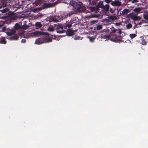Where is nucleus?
Masks as SVG:
<instances>
[{"instance_id": "nucleus-1", "label": "nucleus", "mask_w": 148, "mask_h": 148, "mask_svg": "<svg viewBox=\"0 0 148 148\" xmlns=\"http://www.w3.org/2000/svg\"><path fill=\"white\" fill-rule=\"evenodd\" d=\"M52 39L47 38H42L37 39L35 41V43L40 45L43 43H45L52 41Z\"/></svg>"}, {"instance_id": "nucleus-2", "label": "nucleus", "mask_w": 148, "mask_h": 148, "mask_svg": "<svg viewBox=\"0 0 148 148\" xmlns=\"http://www.w3.org/2000/svg\"><path fill=\"white\" fill-rule=\"evenodd\" d=\"M121 36L119 35L118 36L116 34L111 35L110 40L115 42H119L121 40Z\"/></svg>"}, {"instance_id": "nucleus-3", "label": "nucleus", "mask_w": 148, "mask_h": 148, "mask_svg": "<svg viewBox=\"0 0 148 148\" xmlns=\"http://www.w3.org/2000/svg\"><path fill=\"white\" fill-rule=\"evenodd\" d=\"M74 10L76 12H82L84 10L83 5L81 2L79 3H77Z\"/></svg>"}, {"instance_id": "nucleus-4", "label": "nucleus", "mask_w": 148, "mask_h": 148, "mask_svg": "<svg viewBox=\"0 0 148 148\" xmlns=\"http://www.w3.org/2000/svg\"><path fill=\"white\" fill-rule=\"evenodd\" d=\"M128 16L131 19L134 21L139 20L142 18L140 16H137L133 13L129 14H128Z\"/></svg>"}, {"instance_id": "nucleus-5", "label": "nucleus", "mask_w": 148, "mask_h": 148, "mask_svg": "<svg viewBox=\"0 0 148 148\" xmlns=\"http://www.w3.org/2000/svg\"><path fill=\"white\" fill-rule=\"evenodd\" d=\"M32 34L34 36H38L40 35H45L49 36V33L41 31H35L32 33Z\"/></svg>"}, {"instance_id": "nucleus-6", "label": "nucleus", "mask_w": 148, "mask_h": 148, "mask_svg": "<svg viewBox=\"0 0 148 148\" xmlns=\"http://www.w3.org/2000/svg\"><path fill=\"white\" fill-rule=\"evenodd\" d=\"M55 5V4L54 3H44L42 7L43 9H45L47 8H49L52 7L54 6Z\"/></svg>"}, {"instance_id": "nucleus-7", "label": "nucleus", "mask_w": 148, "mask_h": 148, "mask_svg": "<svg viewBox=\"0 0 148 148\" xmlns=\"http://www.w3.org/2000/svg\"><path fill=\"white\" fill-rule=\"evenodd\" d=\"M63 27L61 25H59L57 28V32L59 33H63L66 32V31L63 30Z\"/></svg>"}, {"instance_id": "nucleus-8", "label": "nucleus", "mask_w": 148, "mask_h": 148, "mask_svg": "<svg viewBox=\"0 0 148 148\" xmlns=\"http://www.w3.org/2000/svg\"><path fill=\"white\" fill-rule=\"evenodd\" d=\"M111 4L113 6H118V7L121 6V2L119 0H116L112 1Z\"/></svg>"}, {"instance_id": "nucleus-9", "label": "nucleus", "mask_w": 148, "mask_h": 148, "mask_svg": "<svg viewBox=\"0 0 148 148\" xmlns=\"http://www.w3.org/2000/svg\"><path fill=\"white\" fill-rule=\"evenodd\" d=\"M143 10V8L142 7H138L134 8L133 10V11L135 13L137 14L140 13L142 12V11Z\"/></svg>"}, {"instance_id": "nucleus-10", "label": "nucleus", "mask_w": 148, "mask_h": 148, "mask_svg": "<svg viewBox=\"0 0 148 148\" xmlns=\"http://www.w3.org/2000/svg\"><path fill=\"white\" fill-rule=\"evenodd\" d=\"M87 8L88 10H90L91 12L96 11L98 10L97 7H96L88 6L87 7Z\"/></svg>"}, {"instance_id": "nucleus-11", "label": "nucleus", "mask_w": 148, "mask_h": 148, "mask_svg": "<svg viewBox=\"0 0 148 148\" xmlns=\"http://www.w3.org/2000/svg\"><path fill=\"white\" fill-rule=\"evenodd\" d=\"M16 30L14 29H12L11 30L10 32H7L6 33L7 35L10 36L16 33Z\"/></svg>"}, {"instance_id": "nucleus-12", "label": "nucleus", "mask_w": 148, "mask_h": 148, "mask_svg": "<svg viewBox=\"0 0 148 148\" xmlns=\"http://www.w3.org/2000/svg\"><path fill=\"white\" fill-rule=\"evenodd\" d=\"M6 43L5 38L4 37H1L0 40V44H5Z\"/></svg>"}, {"instance_id": "nucleus-13", "label": "nucleus", "mask_w": 148, "mask_h": 148, "mask_svg": "<svg viewBox=\"0 0 148 148\" xmlns=\"http://www.w3.org/2000/svg\"><path fill=\"white\" fill-rule=\"evenodd\" d=\"M108 18H110L111 22H113L114 20L117 19V17L115 16L111 15L108 17Z\"/></svg>"}, {"instance_id": "nucleus-14", "label": "nucleus", "mask_w": 148, "mask_h": 148, "mask_svg": "<svg viewBox=\"0 0 148 148\" xmlns=\"http://www.w3.org/2000/svg\"><path fill=\"white\" fill-rule=\"evenodd\" d=\"M18 37L16 34L14 36H11L9 38V39L11 40H17L18 39Z\"/></svg>"}, {"instance_id": "nucleus-15", "label": "nucleus", "mask_w": 148, "mask_h": 148, "mask_svg": "<svg viewBox=\"0 0 148 148\" xmlns=\"http://www.w3.org/2000/svg\"><path fill=\"white\" fill-rule=\"evenodd\" d=\"M69 3L70 5L75 8L77 3L75 1L72 0L70 1Z\"/></svg>"}, {"instance_id": "nucleus-16", "label": "nucleus", "mask_w": 148, "mask_h": 148, "mask_svg": "<svg viewBox=\"0 0 148 148\" xmlns=\"http://www.w3.org/2000/svg\"><path fill=\"white\" fill-rule=\"evenodd\" d=\"M129 12V10L127 9H125L123 10L122 12V14L123 15H125L127 14Z\"/></svg>"}, {"instance_id": "nucleus-17", "label": "nucleus", "mask_w": 148, "mask_h": 148, "mask_svg": "<svg viewBox=\"0 0 148 148\" xmlns=\"http://www.w3.org/2000/svg\"><path fill=\"white\" fill-rule=\"evenodd\" d=\"M110 35H103L102 36V38L104 39H110Z\"/></svg>"}, {"instance_id": "nucleus-18", "label": "nucleus", "mask_w": 148, "mask_h": 148, "mask_svg": "<svg viewBox=\"0 0 148 148\" xmlns=\"http://www.w3.org/2000/svg\"><path fill=\"white\" fill-rule=\"evenodd\" d=\"M52 20L54 22L59 21L60 19H58V17L56 16L55 17H53L52 18Z\"/></svg>"}, {"instance_id": "nucleus-19", "label": "nucleus", "mask_w": 148, "mask_h": 148, "mask_svg": "<svg viewBox=\"0 0 148 148\" xmlns=\"http://www.w3.org/2000/svg\"><path fill=\"white\" fill-rule=\"evenodd\" d=\"M109 5L108 4H107L105 5H104L103 8V9L106 11H108L109 10Z\"/></svg>"}, {"instance_id": "nucleus-20", "label": "nucleus", "mask_w": 148, "mask_h": 148, "mask_svg": "<svg viewBox=\"0 0 148 148\" xmlns=\"http://www.w3.org/2000/svg\"><path fill=\"white\" fill-rule=\"evenodd\" d=\"M21 26H20L18 23H16L14 26V28L16 29H21Z\"/></svg>"}, {"instance_id": "nucleus-21", "label": "nucleus", "mask_w": 148, "mask_h": 148, "mask_svg": "<svg viewBox=\"0 0 148 148\" xmlns=\"http://www.w3.org/2000/svg\"><path fill=\"white\" fill-rule=\"evenodd\" d=\"M42 9V7L38 8H36L34 9L33 10V11L34 12H35L36 11H40V10H41Z\"/></svg>"}, {"instance_id": "nucleus-22", "label": "nucleus", "mask_w": 148, "mask_h": 148, "mask_svg": "<svg viewBox=\"0 0 148 148\" xmlns=\"http://www.w3.org/2000/svg\"><path fill=\"white\" fill-rule=\"evenodd\" d=\"M28 26L27 25H24L21 27V29H23L24 30L26 29L28 27Z\"/></svg>"}, {"instance_id": "nucleus-23", "label": "nucleus", "mask_w": 148, "mask_h": 148, "mask_svg": "<svg viewBox=\"0 0 148 148\" xmlns=\"http://www.w3.org/2000/svg\"><path fill=\"white\" fill-rule=\"evenodd\" d=\"M35 25L38 27H40L42 26V25L40 22H37L36 23Z\"/></svg>"}, {"instance_id": "nucleus-24", "label": "nucleus", "mask_w": 148, "mask_h": 148, "mask_svg": "<svg viewBox=\"0 0 148 148\" xmlns=\"http://www.w3.org/2000/svg\"><path fill=\"white\" fill-rule=\"evenodd\" d=\"M140 42L143 45H145L147 44L146 42L144 39L143 38H142Z\"/></svg>"}, {"instance_id": "nucleus-25", "label": "nucleus", "mask_w": 148, "mask_h": 148, "mask_svg": "<svg viewBox=\"0 0 148 148\" xmlns=\"http://www.w3.org/2000/svg\"><path fill=\"white\" fill-rule=\"evenodd\" d=\"M143 17L145 20H147L148 21V13L145 14L143 15Z\"/></svg>"}, {"instance_id": "nucleus-26", "label": "nucleus", "mask_w": 148, "mask_h": 148, "mask_svg": "<svg viewBox=\"0 0 148 148\" xmlns=\"http://www.w3.org/2000/svg\"><path fill=\"white\" fill-rule=\"evenodd\" d=\"M102 26L101 25H97L96 27V29L97 30H100L102 28Z\"/></svg>"}, {"instance_id": "nucleus-27", "label": "nucleus", "mask_w": 148, "mask_h": 148, "mask_svg": "<svg viewBox=\"0 0 148 148\" xmlns=\"http://www.w3.org/2000/svg\"><path fill=\"white\" fill-rule=\"evenodd\" d=\"M76 12H75V10H74V11L71 12L69 13L68 14L66 15L67 16H70L71 15L75 14Z\"/></svg>"}, {"instance_id": "nucleus-28", "label": "nucleus", "mask_w": 148, "mask_h": 148, "mask_svg": "<svg viewBox=\"0 0 148 148\" xmlns=\"http://www.w3.org/2000/svg\"><path fill=\"white\" fill-rule=\"evenodd\" d=\"M103 21L104 22H107L109 23H110L112 22H111V21L110 20V18H106L104 19Z\"/></svg>"}, {"instance_id": "nucleus-29", "label": "nucleus", "mask_w": 148, "mask_h": 148, "mask_svg": "<svg viewBox=\"0 0 148 148\" xmlns=\"http://www.w3.org/2000/svg\"><path fill=\"white\" fill-rule=\"evenodd\" d=\"M9 10V9L8 8H6L3 10H1V11L3 13H4L7 11H8Z\"/></svg>"}, {"instance_id": "nucleus-30", "label": "nucleus", "mask_w": 148, "mask_h": 148, "mask_svg": "<svg viewBox=\"0 0 148 148\" xmlns=\"http://www.w3.org/2000/svg\"><path fill=\"white\" fill-rule=\"evenodd\" d=\"M104 5H103V1L100 2L99 3V6L101 8H103Z\"/></svg>"}, {"instance_id": "nucleus-31", "label": "nucleus", "mask_w": 148, "mask_h": 148, "mask_svg": "<svg viewBox=\"0 0 148 148\" xmlns=\"http://www.w3.org/2000/svg\"><path fill=\"white\" fill-rule=\"evenodd\" d=\"M88 18H96L98 16L97 15H92L91 14L88 16Z\"/></svg>"}, {"instance_id": "nucleus-32", "label": "nucleus", "mask_w": 148, "mask_h": 148, "mask_svg": "<svg viewBox=\"0 0 148 148\" xmlns=\"http://www.w3.org/2000/svg\"><path fill=\"white\" fill-rule=\"evenodd\" d=\"M136 36V34H132L130 35V36L132 38H133Z\"/></svg>"}, {"instance_id": "nucleus-33", "label": "nucleus", "mask_w": 148, "mask_h": 148, "mask_svg": "<svg viewBox=\"0 0 148 148\" xmlns=\"http://www.w3.org/2000/svg\"><path fill=\"white\" fill-rule=\"evenodd\" d=\"M132 27V25L130 23H129L128 24H127L126 26V27L127 29H129L131 28Z\"/></svg>"}, {"instance_id": "nucleus-34", "label": "nucleus", "mask_w": 148, "mask_h": 148, "mask_svg": "<svg viewBox=\"0 0 148 148\" xmlns=\"http://www.w3.org/2000/svg\"><path fill=\"white\" fill-rule=\"evenodd\" d=\"M82 39V37L79 36H75L74 38V39L75 40H81Z\"/></svg>"}, {"instance_id": "nucleus-35", "label": "nucleus", "mask_w": 148, "mask_h": 148, "mask_svg": "<svg viewBox=\"0 0 148 148\" xmlns=\"http://www.w3.org/2000/svg\"><path fill=\"white\" fill-rule=\"evenodd\" d=\"M47 30L49 31L52 32L54 31V29L52 27H50L48 28Z\"/></svg>"}, {"instance_id": "nucleus-36", "label": "nucleus", "mask_w": 148, "mask_h": 148, "mask_svg": "<svg viewBox=\"0 0 148 148\" xmlns=\"http://www.w3.org/2000/svg\"><path fill=\"white\" fill-rule=\"evenodd\" d=\"M68 32H69V33H67V34L69 36H72L73 34V32L70 30L68 31Z\"/></svg>"}, {"instance_id": "nucleus-37", "label": "nucleus", "mask_w": 148, "mask_h": 148, "mask_svg": "<svg viewBox=\"0 0 148 148\" xmlns=\"http://www.w3.org/2000/svg\"><path fill=\"white\" fill-rule=\"evenodd\" d=\"M97 20H93L90 22V23L92 24H94L97 23Z\"/></svg>"}, {"instance_id": "nucleus-38", "label": "nucleus", "mask_w": 148, "mask_h": 148, "mask_svg": "<svg viewBox=\"0 0 148 148\" xmlns=\"http://www.w3.org/2000/svg\"><path fill=\"white\" fill-rule=\"evenodd\" d=\"M117 31H119L120 32V30L119 29H113V30H112V32L115 33Z\"/></svg>"}, {"instance_id": "nucleus-39", "label": "nucleus", "mask_w": 148, "mask_h": 148, "mask_svg": "<svg viewBox=\"0 0 148 148\" xmlns=\"http://www.w3.org/2000/svg\"><path fill=\"white\" fill-rule=\"evenodd\" d=\"M112 0H104V1L107 3H109L112 2Z\"/></svg>"}, {"instance_id": "nucleus-40", "label": "nucleus", "mask_w": 148, "mask_h": 148, "mask_svg": "<svg viewBox=\"0 0 148 148\" xmlns=\"http://www.w3.org/2000/svg\"><path fill=\"white\" fill-rule=\"evenodd\" d=\"M114 24L116 26H119L120 25H121V23L120 22L116 23Z\"/></svg>"}, {"instance_id": "nucleus-41", "label": "nucleus", "mask_w": 148, "mask_h": 148, "mask_svg": "<svg viewBox=\"0 0 148 148\" xmlns=\"http://www.w3.org/2000/svg\"><path fill=\"white\" fill-rule=\"evenodd\" d=\"M6 27H3L2 29V31L4 32L6 30Z\"/></svg>"}, {"instance_id": "nucleus-42", "label": "nucleus", "mask_w": 148, "mask_h": 148, "mask_svg": "<svg viewBox=\"0 0 148 148\" xmlns=\"http://www.w3.org/2000/svg\"><path fill=\"white\" fill-rule=\"evenodd\" d=\"M119 29L120 30V32H119V31H117V32H116V33H118V34H119V35H120L121 34V33H122V32H121V30L120 29Z\"/></svg>"}, {"instance_id": "nucleus-43", "label": "nucleus", "mask_w": 148, "mask_h": 148, "mask_svg": "<svg viewBox=\"0 0 148 148\" xmlns=\"http://www.w3.org/2000/svg\"><path fill=\"white\" fill-rule=\"evenodd\" d=\"M26 41L25 39H23L21 40V42L23 43H25L26 42Z\"/></svg>"}, {"instance_id": "nucleus-44", "label": "nucleus", "mask_w": 148, "mask_h": 148, "mask_svg": "<svg viewBox=\"0 0 148 148\" xmlns=\"http://www.w3.org/2000/svg\"><path fill=\"white\" fill-rule=\"evenodd\" d=\"M145 20H142L141 22H140L139 23V25H141L143 23V22L145 21Z\"/></svg>"}, {"instance_id": "nucleus-45", "label": "nucleus", "mask_w": 148, "mask_h": 148, "mask_svg": "<svg viewBox=\"0 0 148 148\" xmlns=\"http://www.w3.org/2000/svg\"><path fill=\"white\" fill-rule=\"evenodd\" d=\"M66 26H67L69 27H70L71 26V24H68V25H67Z\"/></svg>"}, {"instance_id": "nucleus-46", "label": "nucleus", "mask_w": 148, "mask_h": 148, "mask_svg": "<svg viewBox=\"0 0 148 148\" xmlns=\"http://www.w3.org/2000/svg\"><path fill=\"white\" fill-rule=\"evenodd\" d=\"M94 40V39H92L91 38H90V41H93V40Z\"/></svg>"}, {"instance_id": "nucleus-47", "label": "nucleus", "mask_w": 148, "mask_h": 148, "mask_svg": "<svg viewBox=\"0 0 148 148\" xmlns=\"http://www.w3.org/2000/svg\"><path fill=\"white\" fill-rule=\"evenodd\" d=\"M111 10V9L110 10V12H111L112 13H113V12L114 11V10L112 11V10Z\"/></svg>"}, {"instance_id": "nucleus-48", "label": "nucleus", "mask_w": 148, "mask_h": 148, "mask_svg": "<svg viewBox=\"0 0 148 148\" xmlns=\"http://www.w3.org/2000/svg\"><path fill=\"white\" fill-rule=\"evenodd\" d=\"M145 27H148V25H146L145 26Z\"/></svg>"}, {"instance_id": "nucleus-49", "label": "nucleus", "mask_w": 148, "mask_h": 148, "mask_svg": "<svg viewBox=\"0 0 148 148\" xmlns=\"http://www.w3.org/2000/svg\"><path fill=\"white\" fill-rule=\"evenodd\" d=\"M132 2L133 3H134V0H133Z\"/></svg>"}, {"instance_id": "nucleus-50", "label": "nucleus", "mask_w": 148, "mask_h": 148, "mask_svg": "<svg viewBox=\"0 0 148 148\" xmlns=\"http://www.w3.org/2000/svg\"><path fill=\"white\" fill-rule=\"evenodd\" d=\"M1 25H0V28H1Z\"/></svg>"}, {"instance_id": "nucleus-51", "label": "nucleus", "mask_w": 148, "mask_h": 148, "mask_svg": "<svg viewBox=\"0 0 148 148\" xmlns=\"http://www.w3.org/2000/svg\"><path fill=\"white\" fill-rule=\"evenodd\" d=\"M129 1H131V0H128Z\"/></svg>"}]
</instances>
